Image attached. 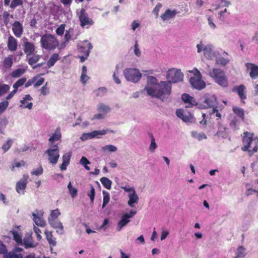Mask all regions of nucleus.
Returning <instances> with one entry per match:
<instances>
[{
    "label": "nucleus",
    "instance_id": "1",
    "mask_svg": "<svg viewBox=\"0 0 258 258\" xmlns=\"http://www.w3.org/2000/svg\"><path fill=\"white\" fill-rule=\"evenodd\" d=\"M166 77L167 81H161L158 83L155 77L148 76L147 83L144 91L152 97L157 98L162 101L166 99L171 94V83H175L182 81L183 74L181 70L172 68L168 70Z\"/></svg>",
    "mask_w": 258,
    "mask_h": 258
},
{
    "label": "nucleus",
    "instance_id": "2",
    "mask_svg": "<svg viewBox=\"0 0 258 258\" xmlns=\"http://www.w3.org/2000/svg\"><path fill=\"white\" fill-rule=\"evenodd\" d=\"M242 151L248 152L250 155L258 151V138L253 133L244 132L242 135Z\"/></svg>",
    "mask_w": 258,
    "mask_h": 258
},
{
    "label": "nucleus",
    "instance_id": "3",
    "mask_svg": "<svg viewBox=\"0 0 258 258\" xmlns=\"http://www.w3.org/2000/svg\"><path fill=\"white\" fill-rule=\"evenodd\" d=\"M198 53L203 52L204 56L208 59H213L216 55L218 54V50L214 49L211 44H205L202 42L197 45Z\"/></svg>",
    "mask_w": 258,
    "mask_h": 258
},
{
    "label": "nucleus",
    "instance_id": "4",
    "mask_svg": "<svg viewBox=\"0 0 258 258\" xmlns=\"http://www.w3.org/2000/svg\"><path fill=\"white\" fill-rule=\"evenodd\" d=\"M42 48L49 50H54L58 46V41L57 38L50 34L43 35L40 40Z\"/></svg>",
    "mask_w": 258,
    "mask_h": 258
},
{
    "label": "nucleus",
    "instance_id": "5",
    "mask_svg": "<svg viewBox=\"0 0 258 258\" xmlns=\"http://www.w3.org/2000/svg\"><path fill=\"white\" fill-rule=\"evenodd\" d=\"M210 76L214 81L222 87H227L228 85V80L225 73L220 69H213L209 73Z\"/></svg>",
    "mask_w": 258,
    "mask_h": 258
},
{
    "label": "nucleus",
    "instance_id": "6",
    "mask_svg": "<svg viewBox=\"0 0 258 258\" xmlns=\"http://www.w3.org/2000/svg\"><path fill=\"white\" fill-rule=\"evenodd\" d=\"M189 72L194 75L189 79V82L192 87L199 90L205 88L206 84L202 79V75L200 71L198 69H195L192 71H189Z\"/></svg>",
    "mask_w": 258,
    "mask_h": 258
},
{
    "label": "nucleus",
    "instance_id": "7",
    "mask_svg": "<svg viewBox=\"0 0 258 258\" xmlns=\"http://www.w3.org/2000/svg\"><path fill=\"white\" fill-rule=\"evenodd\" d=\"M123 75L127 81L136 83L141 79L142 74L136 68H127L123 71Z\"/></svg>",
    "mask_w": 258,
    "mask_h": 258
},
{
    "label": "nucleus",
    "instance_id": "8",
    "mask_svg": "<svg viewBox=\"0 0 258 258\" xmlns=\"http://www.w3.org/2000/svg\"><path fill=\"white\" fill-rule=\"evenodd\" d=\"M44 155L47 156L49 162L54 165L56 164L59 158V152L57 145H54L44 152Z\"/></svg>",
    "mask_w": 258,
    "mask_h": 258
},
{
    "label": "nucleus",
    "instance_id": "9",
    "mask_svg": "<svg viewBox=\"0 0 258 258\" xmlns=\"http://www.w3.org/2000/svg\"><path fill=\"white\" fill-rule=\"evenodd\" d=\"M125 192H127L128 198L129 199L127 204L131 207H135L136 204L139 202V197L136 193L135 189L133 186H122L121 187Z\"/></svg>",
    "mask_w": 258,
    "mask_h": 258
},
{
    "label": "nucleus",
    "instance_id": "10",
    "mask_svg": "<svg viewBox=\"0 0 258 258\" xmlns=\"http://www.w3.org/2000/svg\"><path fill=\"white\" fill-rule=\"evenodd\" d=\"M201 101L204 103L202 105L199 106L201 108L208 107L214 108L217 107V101L215 95L210 94H205L201 98Z\"/></svg>",
    "mask_w": 258,
    "mask_h": 258
},
{
    "label": "nucleus",
    "instance_id": "11",
    "mask_svg": "<svg viewBox=\"0 0 258 258\" xmlns=\"http://www.w3.org/2000/svg\"><path fill=\"white\" fill-rule=\"evenodd\" d=\"M136 213L137 212L136 211L131 210L129 213H126L122 215L120 220L117 224V231H121L122 229L130 222V219L132 218Z\"/></svg>",
    "mask_w": 258,
    "mask_h": 258
},
{
    "label": "nucleus",
    "instance_id": "12",
    "mask_svg": "<svg viewBox=\"0 0 258 258\" xmlns=\"http://www.w3.org/2000/svg\"><path fill=\"white\" fill-rule=\"evenodd\" d=\"M176 114L184 122L189 123L195 122L196 121L192 115L186 110L178 109L176 111Z\"/></svg>",
    "mask_w": 258,
    "mask_h": 258
},
{
    "label": "nucleus",
    "instance_id": "13",
    "mask_svg": "<svg viewBox=\"0 0 258 258\" xmlns=\"http://www.w3.org/2000/svg\"><path fill=\"white\" fill-rule=\"evenodd\" d=\"M43 215L44 212L42 210H37L32 214V220L36 226L44 227L46 225Z\"/></svg>",
    "mask_w": 258,
    "mask_h": 258
},
{
    "label": "nucleus",
    "instance_id": "14",
    "mask_svg": "<svg viewBox=\"0 0 258 258\" xmlns=\"http://www.w3.org/2000/svg\"><path fill=\"white\" fill-rule=\"evenodd\" d=\"M178 13L179 12L176 9H167L160 17L163 22L168 23L174 20Z\"/></svg>",
    "mask_w": 258,
    "mask_h": 258
},
{
    "label": "nucleus",
    "instance_id": "15",
    "mask_svg": "<svg viewBox=\"0 0 258 258\" xmlns=\"http://www.w3.org/2000/svg\"><path fill=\"white\" fill-rule=\"evenodd\" d=\"M106 131H94L88 133L82 134L80 139L82 141H86L93 138H100L101 136L106 134Z\"/></svg>",
    "mask_w": 258,
    "mask_h": 258
},
{
    "label": "nucleus",
    "instance_id": "16",
    "mask_svg": "<svg viewBox=\"0 0 258 258\" xmlns=\"http://www.w3.org/2000/svg\"><path fill=\"white\" fill-rule=\"evenodd\" d=\"M28 178L29 175L24 174L22 178L17 182L16 185V190L18 194L20 195L24 194Z\"/></svg>",
    "mask_w": 258,
    "mask_h": 258
},
{
    "label": "nucleus",
    "instance_id": "17",
    "mask_svg": "<svg viewBox=\"0 0 258 258\" xmlns=\"http://www.w3.org/2000/svg\"><path fill=\"white\" fill-rule=\"evenodd\" d=\"M78 15L81 22V25L83 27H88L90 25H92L93 21L88 17V15L85 13L84 9H81Z\"/></svg>",
    "mask_w": 258,
    "mask_h": 258
},
{
    "label": "nucleus",
    "instance_id": "18",
    "mask_svg": "<svg viewBox=\"0 0 258 258\" xmlns=\"http://www.w3.org/2000/svg\"><path fill=\"white\" fill-rule=\"evenodd\" d=\"M228 54L225 51H220L218 50V54L216 55V63L217 64L225 66L229 61Z\"/></svg>",
    "mask_w": 258,
    "mask_h": 258
},
{
    "label": "nucleus",
    "instance_id": "19",
    "mask_svg": "<svg viewBox=\"0 0 258 258\" xmlns=\"http://www.w3.org/2000/svg\"><path fill=\"white\" fill-rule=\"evenodd\" d=\"M245 66L246 71L249 73V76L252 79L258 78V66L251 62H246Z\"/></svg>",
    "mask_w": 258,
    "mask_h": 258
},
{
    "label": "nucleus",
    "instance_id": "20",
    "mask_svg": "<svg viewBox=\"0 0 258 258\" xmlns=\"http://www.w3.org/2000/svg\"><path fill=\"white\" fill-rule=\"evenodd\" d=\"M78 46L79 51L83 54H86L87 56H89L90 50L92 48L91 43L88 40L80 41Z\"/></svg>",
    "mask_w": 258,
    "mask_h": 258
},
{
    "label": "nucleus",
    "instance_id": "21",
    "mask_svg": "<svg viewBox=\"0 0 258 258\" xmlns=\"http://www.w3.org/2000/svg\"><path fill=\"white\" fill-rule=\"evenodd\" d=\"M33 100L32 97L29 94L25 95L20 100L21 104L19 107L21 108H27L31 109L33 107V103L31 102Z\"/></svg>",
    "mask_w": 258,
    "mask_h": 258
},
{
    "label": "nucleus",
    "instance_id": "22",
    "mask_svg": "<svg viewBox=\"0 0 258 258\" xmlns=\"http://www.w3.org/2000/svg\"><path fill=\"white\" fill-rule=\"evenodd\" d=\"M48 223L50 226L56 229V232L59 235H62L64 233V229L62 224L58 220L48 221Z\"/></svg>",
    "mask_w": 258,
    "mask_h": 258
},
{
    "label": "nucleus",
    "instance_id": "23",
    "mask_svg": "<svg viewBox=\"0 0 258 258\" xmlns=\"http://www.w3.org/2000/svg\"><path fill=\"white\" fill-rule=\"evenodd\" d=\"M12 31L16 37H21L23 32L22 24L18 21H15L12 25Z\"/></svg>",
    "mask_w": 258,
    "mask_h": 258
},
{
    "label": "nucleus",
    "instance_id": "24",
    "mask_svg": "<svg viewBox=\"0 0 258 258\" xmlns=\"http://www.w3.org/2000/svg\"><path fill=\"white\" fill-rule=\"evenodd\" d=\"M35 45L31 42L28 41L24 42V51L27 57L32 55L35 50Z\"/></svg>",
    "mask_w": 258,
    "mask_h": 258
},
{
    "label": "nucleus",
    "instance_id": "25",
    "mask_svg": "<svg viewBox=\"0 0 258 258\" xmlns=\"http://www.w3.org/2000/svg\"><path fill=\"white\" fill-rule=\"evenodd\" d=\"M181 99L186 104L185 107H192L198 105L195 99L187 94H183L181 96Z\"/></svg>",
    "mask_w": 258,
    "mask_h": 258
},
{
    "label": "nucleus",
    "instance_id": "26",
    "mask_svg": "<svg viewBox=\"0 0 258 258\" xmlns=\"http://www.w3.org/2000/svg\"><path fill=\"white\" fill-rule=\"evenodd\" d=\"M61 138V134L60 133V130L59 128H57L48 140L51 147H53L54 145H55V143L56 142L60 141Z\"/></svg>",
    "mask_w": 258,
    "mask_h": 258
},
{
    "label": "nucleus",
    "instance_id": "27",
    "mask_svg": "<svg viewBox=\"0 0 258 258\" xmlns=\"http://www.w3.org/2000/svg\"><path fill=\"white\" fill-rule=\"evenodd\" d=\"M7 45L10 51H15L17 49L18 41L13 36H10L8 38Z\"/></svg>",
    "mask_w": 258,
    "mask_h": 258
},
{
    "label": "nucleus",
    "instance_id": "28",
    "mask_svg": "<svg viewBox=\"0 0 258 258\" xmlns=\"http://www.w3.org/2000/svg\"><path fill=\"white\" fill-rule=\"evenodd\" d=\"M245 89L246 88L243 85H240L238 87H234L233 89L234 91L237 93L242 102H244L243 100L246 98L245 94Z\"/></svg>",
    "mask_w": 258,
    "mask_h": 258
},
{
    "label": "nucleus",
    "instance_id": "29",
    "mask_svg": "<svg viewBox=\"0 0 258 258\" xmlns=\"http://www.w3.org/2000/svg\"><path fill=\"white\" fill-rule=\"evenodd\" d=\"M97 110L99 112H101L106 115V114L110 111V108L109 106L102 102H100L97 106Z\"/></svg>",
    "mask_w": 258,
    "mask_h": 258
},
{
    "label": "nucleus",
    "instance_id": "30",
    "mask_svg": "<svg viewBox=\"0 0 258 258\" xmlns=\"http://www.w3.org/2000/svg\"><path fill=\"white\" fill-rule=\"evenodd\" d=\"M44 233L46 235V239L48 241V243L50 245V246L51 247H52L55 246L56 244V240L55 238L53 237L52 232L46 230L44 232Z\"/></svg>",
    "mask_w": 258,
    "mask_h": 258
},
{
    "label": "nucleus",
    "instance_id": "31",
    "mask_svg": "<svg viewBox=\"0 0 258 258\" xmlns=\"http://www.w3.org/2000/svg\"><path fill=\"white\" fill-rule=\"evenodd\" d=\"M73 31V29L72 28H70L69 30H66L64 37V42L61 44L59 48V49L63 48L66 46V43H67L71 39Z\"/></svg>",
    "mask_w": 258,
    "mask_h": 258
},
{
    "label": "nucleus",
    "instance_id": "32",
    "mask_svg": "<svg viewBox=\"0 0 258 258\" xmlns=\"http://www.w3.org/2000/svg\"><path fill=\"white\" fill-rule=\"evenodd\" d=\"M25 248L34 247L37 245V243L34 242L33 240L32 237L31 236L25 237L23 240Z\"/></svg>",
    "mask_w": 258,
    "mask_h": 258
},
{
    "label": "nucleus",
    "instance_id": "33",
    "mask_svg": "<svg viewBox=\"0 0 258 258\" xmlns=\"http://www.w3.org/2000/svg\"><path fill=\"white\" fill-rule=\"evenodd\" d=\"M190 135L193 138L197 140L198 141H201L207 138L206 135L204 133L198 132L195 131H191Z\"/></svg>",
    "mask_w": 258,
    "mask_h": 258
},
{
    "label": "nucleus",
    "instance_id": "34",
    "mask_svg": "<svg viewBox=\"0 0 258 258\" xmlns=\"http://www.w3.org/2000/svg\"><path fill=\"white\" fill-rule=\"evenodd\" d=\"M59 59V54L57 53L52 54L49 60L47 61L46 64L48 68L53 67L55 62Z\"/></svg>",
    "mask_w": 258,
    "mask_h": 258
},
{
    "label": "nucleus",
    "instance_id": "35",
    "mask_svg": "<svg viewBox=\"0 0 258 258\" xmlns=\"http://www.w3.org/2000/svg\"><path fill=\"white\" fill-rule=\"evenodd\" d=\"M87 69L85 66L82 67V73L80 77V81L83 84H85L90 79V77L87 75Z\"/></svg>",
    "mask_w": 258,
    "mask_h": 258
},
{
    "label": "nucleus",
    "instance_id": "36",
    "mask_svg": "<svg viewBox=\"0 0 258 258\" xmlns=\"http://www.w3.org/2000/svg\"><path fill=\"white\" fill-rule=\"evenodd\" d=\"M60 215V212L58 209L51 210L50 215L48 217V222L58 220L57 218Z\"/></svg>",
    "mask_w": 258,
    "mask_h": 258
},
{
    "label": "nucleus",
    "instance_id": "37",
    "mask_svg": "<svg viewBox=\"0 0 258 258\" xmlns=\"http://www.w3.org/2000/svg\"><path fill=\"white\" fill-rule=\"evenodd\" d=\"M246 250L243 246H239L237 248L234 258H243L246 255Z\"/></svg>",
    "mask_w": 258,
    "mask_h": 258
},
{
    "label": "nucleus",
    "instance_id": "38",
    "mask_svg": "<svg viewBox=\"0 0 258 258\" xmlns=\"http://www.w3.org/2000/svg\"><path fill=\"white\" fill-rule=\"evenodd\" d=\"M4 258H23L21 253H17L15 251H7L4 254Z\"/></svg>",
    "mask_w": 258,
    "mask_h": 258
},
{
    "label": "nucleus",
    "instance_id": "39",
    "mask_svg": "<svg viewBox=\"0 0 258 258\" xmlns=\"http://www.w3.org/2000/svg\"><path fill=\"white\" fill-rule=\"evenodd\" d=\"M233 111L242 120L244 118V113L243 109L237 106L233 107Z\"/></svg>",
    "mask_w": 258,
    "mask_h": 258
},
{
    "label": "nucleus",
    "instance_id": "40",
    "mask_svg": "<svg viewBox=\"0 0 258 258\" xmlns=\"http://www.w3.org/2000/svg\"><path fill=\"white\" fill-rule=\"evenodd\" d=\"M217 136L221 138H226L228 136L227 129L223 126H220L217 133Z\"/></svg>",
    "mask_w": 258,
    "mask_h": 258
},
{
    "label": "nucleus",
    "instance_id": "41",
    "mask_svg": "<svg viewBox=\"0 0 258 258\" xmlns=\"http://www.w3.org/2000/svg\"><path fill=\"white\" fill-rule=\"evenodd\" d=\"M13 64L12 55L5 57L4 60V67L5 69H10Z\"/></svg>",
    "mask_w": 258,
    "mask_h": 258
},
{
    "label": "nucleus",
    "instance_id": "42",
    "mask_svg": "<svg viewBox=\"0 0 258 258\" xmlns=\"http://www.w3.org/2000/svg\"><path fill=\"white\" fill-rule=\"evenodd\" d=\"M100 182L102 185L107 189L111 187L112 181L106 177H103L100 179Z\"/></svg>",
    "mask_w": 258,
    "mask_h": 258
},
{
    "label": "nucleus",
    "instance_id": "43",
    "mask_svg": "<svg viewBox=\"0 0 258 258\" xmlns=\"http://www.w3.org/2000/svg\"><path fill=\"white\" fill-rule=\"evenodd\" d=\"M41 57V55L38 54L31 55L27 57L28 59V63L30 65L32 66L39 61Z\"/></svg>",
    "mask_w": 258,
    "mask_h": 258
},
{
    "label": "nucleus",
    "instance_id": "44",
    "mask_svg": "<svg viewBox=\"0 0 258 258\" xmlns=\"http://www.w3.org/2000/svg\"><path fill=\"white\" fill-rule=\"evenodd\" d=\"M240 123V120L236 117H234L230 123V126L234 130H238L239 129Z\"/></svg>",
    "mask_w": 258,
    "mask_h": 258
},
{
    "label": "nucleus",
    "instance_id": "45",
    "mask_svg": "<svg viewBox=\"0 0 258 258\" xmlns=\"http://www.w3.org/2000/svg\"><path fill=\"white\" fill-rule=\"evenodd\" d=\"M13 141L12 139L9 138L7 140L6 143H5L2 146V149L4 152H6L11 148L12 145Z\"/></svg>",
    "mask_w": 258,
    "mask_h": 258
},
{
    "label": "nucleus",
    "instance_id": "46",
    "mask_svg": "<svg viewBox=\"0 0 258 258\" xmlns=\"http://www.w3.org/2000/svg\"><path fill=\"white\" fill-rule=\"evenodd\" d=\"M68 188L69 190L70 195L73 198H75L77 196L78 190L76 188L72 186L71 182L68 185Z\"/></svg>",
    "mask_w": 258,
    "mask_h": 258
},
{
    "label": "nucleus",
    "instance_id": "47",
    "mask_svg": "<svg viewBox=\"0 0 258 258\" xmlns=\"http://www.w3.org/2000/svg\"><path fill=\"white\" fill-rule=\"evenodd\" d=\"M141 27V23L137 20H134L131 24V29L133 32H135L137 30H140Z\"/></svg>",
    "mask_w": 258,
    "mask_h": 258
},
{
    "label": "nucleus",
    "instance_id": "48",
    "mask_svg": "<svg viewBox=\"0 0 258 258\" xmlns=\"http://www.w3.org/2000/svg\"><path fill=\"white\" fill-rule=\"evenodd\" d=\"M102 150L104 152H114L117 151V148L112 145H108L102 147Z\"/></svg>",
    "mask_w": 258,
    "mask_h": 258
},
{
    "label": "nucleus",
    "instance_id": "49",
    "mask_svg": "<svg viewBox=\"0 0 258 258\" xmlns=\"http://www.w3.org/2000/svg\"><path fill=\"white\" fill-rule=\"evenodd\" d=\"M25 72V70L24 69H18L15 71H14L12 74V77L14 78H18L22 75Z\"/></svg>",
    "mask_w": 258,
    "mask_h": 258
},
{
    "label": "nucleus",
    "instance_id": "50",
    "mask_svg": "<svg viewBox=\"0 0 258 258\" xmlns=\"http://www.w3.org/2000/svg\"><path fill=\"white\" fill-rule=\"evenodd\" d=\"M41 94L43 96H46L50 93L49 87L48 86V82H46L40 90Z\"/></svg>",
    "mask_w": 258,
    "mask_h": 258
},
{
    "label": "nucleus",
    "instance_id": "51",
    "mask_svg": "<svg viewBox=\"0 0 258 258\" xmlns=\"http://www.w3.org/2000/svg\"><path fill=\"white\" fill-rule=\"evenodd\" d=\"M10 86L8 85L0 83V96L6 94L10 89Z\"/></svg>",
    "mask_w": 258,
    "mask_h": 258
},
{
    "label": "nucleus",
    "instance_id": "52",
    "mask_svg": "<svg viewBox=\"0 0 258 258\" xmlns=\"http://www.w3.org/2000/svg\"><path fill=\"white\" fill-rule=\"evenodd\" d=\"M119 74V68H118V66H116V67L115 68V70L113 74V79L114 81L115 82V83H116L117 84H119L120 83V81L118 78Z\"/></svg>",
    "mask_w": 258,
    "mask_h": 258
},
{
    "label": "nucleus",
    "instance_id": "53",
    "mask_svg": "<svg viewBox=\"0 0 258 258\" xmlns=\"http://www.w3.org/2000/svg\"><path fill=\"white\" fill-rule=\"evenodd\" d=\"M26 79L25 78H22L19 79L14 85L13 88L17 90L18 88L24 84L26 82Z\"/></svg>",
    "mask_w": 258,
    "mask_h": 258
},
{
    "label": "nucleus",
    "instance_id": "54",
    "mask_svg": "<svg viewBox=\"0 0 258 258\" xmlns=\"http://www.w3.org/2000/svg\"><path fill=\"white\" fill-rule=\"evenodd\" d=\"M80 164H82L84 168L88 171H89L90 168L87 165L88 164H90V161L85 157H82L80 160Z\"/></svg>",
    "mask_w": 258,
    "mask_h": 258
},
{
    "label": "nucleus",
    "instance_id": "55",
    "mask_svg": "<svg viewBox=\"0 0 258 258\" xmlns=\"http://www.w3.org/2000/svg\"><path fill=\"white\" fill-rule=\"evenodd\" d=\"M43 172V169L41 166H39L38 167L34 169L31 172V174L33 175L39 176L41 175Z\"/></svg>",
    "mask_w": 258,
    "mask_h": 258
},
{
    "label": "nucleus",
    "instance_id": "56",
    "mask_svg": "<svg viewBox=\"0 0 258 258\" xmlns=\"http://www.w3.org/2000/svg\"><path fill=\"white\" fill-rule=\"evenodd\" d=\"M13 236L14 240L17 243L22 244L23 240L21 235H20L18 232H13Z\"/></svg>",
    "mask_w": 258,
    "mask_h": 258
},
{
    "label": "nucleus",
    "instance_id": "57",
    "mask_svg": "<svg viewBox=\"0 0 258 258\" xmlns=\"http://www.w3.org/2000/svg\"><path fill=\"white\" fill-rule=\"evenodd\" d=\"M22 4V0H13L10 4V8L14 9L18 6H21Z\"/></svg>",
    "mask_w": 258,
    "mask_h": 258
},
{
    "label": "nucleus",
    "instance_id": "58",
    "mask_svg": "<svg viewBox=\"0 0 258 258\" xmlns=\"http://www.w3.org/2000/svg\"><path fill=\"white\" fill-rule=\"evenodd\" d=\"M34 78H37V80L35 81V83L34 85L35 88L39 87L44 82V79L42 77H40L39 76L35 77Z\"/></svg>",
    "mask_w": 258,
    "mask_h": 258
},
{
    "label": "nucleus",
    "instance_id": "59",
    "mask_svg": "<svg viewBox=\"0 0 258 258\" xmlns=\"http://www.w3.org/2000/svg\"><path fill=\"white\" fill-rule=\"evenodd\" d=\"M157 145L155 142V140L152 136L151 140V144L149 147V150L151 152H154L157 148Z\"/></svg>",
    "mask_w": 258,
    "mask_h": 258
},
{
    "label": "nucleus",
    "instance_id": "60",
    "mask_svg": "<svg viewBox=\"0 0 258 258\" xmlns=\"http://www.w3.org/2000/svg\"><path fill=\"white\" fill-rule=\"evenodd\" d=\"M64 24H61L56 30V33L59 36H62L65 30Z\"/></svg>",
    "mask_w": 258,
    "mask_h": 258
},
{
    "label": "nucleus",
    "instance_id": "61",
    "mask_svg": "<svg viewBox=\"0 0 258 258\" xmlns=\"http://www.w3.org/2000/svg\"><path fill=\"white\" fill-rule=\"evenodd\" d=\"M9 102L8 101H4L0 103V114H1L8 107Z\"/></svg>",
    "mask_w": 258,
    "mask_h": 258
},
{
    "label": "nucleus",
    "instance_id": "62",
    "mask_svg": "<svg viewBox=\"0 0 258 258\" xmlns=\"http://www.w3.org/2000/svg\"><path fill=\"white\" fill-rule=\"evenodd\" d=\"M72 156V153L71 152H67L64 154L62 157V161L70 163V159Z\"/></svg>",
    "mask_w": 258,
    "mask_h": 258
},
{
    "label": "nucleus",
    "instance_id": "63",
    "mask_svg": "<svg viewBox=\"0 0 258 258\" xmlns=\"http://www.w3.org/2000/svg\"><path fill=\"white\" fill-rule=\"evenodd\" d=\"M134 52L137 57H140L141 56V51L139 49L137 42H136L134 46Z\"/></svg>",
    "mask_w": 258,
    "mask_h": 258
},
{
    "label": "nucleus",
    "instance_id": "64",
    "mask_svg": "<svg viewBox=\"0 0 258 258\" xmlns=\"http://www.w3.org/2000/svg\"><path fill=\"white\" fill-rule=\"evenodd\" d=\"M25 165V162L24 161H21L20 162L14 161L12 164L11 169L14 170L15 167H20Z\"/></svg>",
    "mask_w": 258,
    "mask_h": 258
}]
</instances>
